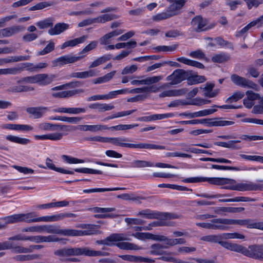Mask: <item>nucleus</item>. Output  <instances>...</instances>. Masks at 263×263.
<instances>
[{
    "instance_id": "nucleus-1",
    "label": "nucleus",
    "mask_w": 263,
    "mask_h": 263,
    "mask_svg": "<svg viewBox=\"0 0 263 263\" xmlns=\"http://www.w3.org/2000/svg\"><path fill=\"white\" fill-rule=\"evenodd\" d=\"M54 254L58 256L68 257L71 256L85 255L91 257L107 256L109 255L107 252L91 250L87 247L64 248L57 250Z\"/></svg>"
},
{
    "instance_id": "nucleus-2",
    "label": "nucleus",
    "mask_w": 263,
    "mask_h": 263,
    "mask_svg": "<svg viewBox=\"0 0 263 263\" xmlns=\"http://www.w3.org/2000/svg\"><path fill=\"white\" fill-rule=\"evenodd\" d=\"M132 140L123 137L108 138L107 143L123 147L137 149H165L166 147L163 145H160L155 144L138 143L133 144L128 143Z\"/></svg>"
},
{
    "instance_id": "nucleus-3",
    "label": "nucleus",
    "mask_w": 263,
    "mask_h": 263,
    "mask_svg": "<svg viewBox=\"0 0 263 263\" xmlns=\"http://www.w3.org/2000/svg\"><path fill=\"white\" fill-rule=\"evenodd\" d=\"M55 234L66 236H79L90 235L92 233L90 230H78L73 229H60L58 226L52 224L42 225V233Z\"/></svg>"
},
{
    "instance_id": "nucleus-4",
    "label": "nucleus",
    "mask_w": 263,
    "mask_h": 263,
    "mask_svg": "<svg viewBox=\"0 0 263 263\" xmlns=\"http://www.w3.org/2000/svg\"><path fill=\"white\" fill-rule=\"evenodd\" d=\"M167 246H163L160 243H155L151 246L149 253L153 255H161L159 259L165 261L174 262L175 258L172 256L174 253L164 251Z\"/></svg>"
},
{
    "instance_id": "nucleus-5",
    "label": "nucleus",
    "mask_w": 263,
    "mask_h": 263,
    "mask_svg": "<svg viewBox=\"0 0 263 263\" xmlns=\"http://www.w3.org/2000/svg\"><path fill=\"white\" fill-rule=\"evenodd\" d=\"M38 128L39 129L43 131L60 130L62 132L60 133H63L64 135H67L68 133L75 130L76 129L74 126L64 124H52L47 122L40 123L38 125Z\"/></svg>"
},
{
    "instance_id": "nucleus-6",
    "label": "nucleus",
    "mask_w": 263,
    "mask_h": 263,
    "mask_svg": "<svg viewBox=\"0 0 263 263\" xmlns=\"http://www.w3.org/2000/svg\"><path fill=\"white\" fill-rule=\"evenodd\" d=\"M223 226L227 225L237 224L247 226L249 229H257L263 230V222H254L252 220L247 219H232L223 218Z\"/></svg>"
},
{
    "instance_id": "nucleus-7",
    "label": "nucleus",
    "mask_w": 263,
    "mask_h": 263,
    "mask_svg": "<svg viewBox=\"0 0 263 263\" xmlns=\"http://www.w3.org/2000/svg\"><path fill=\"white\" fill-rule=\"evenodd\" d=\"M231 179L226 178H206V177H191L182 180L185 183H196L208 181L209 183L215 185H223L229 182Z\"/></svg>"
},
{
    "instance_id": "nucleus-8",
    "label": "nucleus",
    "mask_w": 263,
    "mask_h": 263,
    "mask_svg": "<svg viewBox=\"0 0 263 263\" xmlns=\"http://www.w3.org/2000/svg\"><path fill=\"white\" fill-rule=\"evenodd\" d=\"M53 79V76H49L47 74H37L35 76L24 77L22 82L28 83H39L40 85H47L50 84Z\"/></svg>"
},
{
    "instance_id": "nucleus-9",
    "label": "nucleus",
    "mask_w": 263,
    "mask_h": 263,
    "mask_svg": "<svg viewBox=\"0 0 263 263\" xmlns=\"http://www.w3.org/2000/svg\"><path fill=\"white\" fill-rule=\"evenodd\" d=\"M130 239L124 233H113L103 240L96 241L98 245H103L107 246H113L115 242L120 241H129Z\"/></svg>"
},
{
    "instance_id": "nucleus-10",
    "label": "nucleus",
    "mask_w": 263,
    "mask_h": 263,
    "mask_svg": "<svg viewBox=\"0 0 263 263\" xmlns=\"http://www.w3.org/2000/svg\"><path fill=\"white\" fill-rule=\"evenodd\" d=\"M208 20L200 15H196L194 17L191 22V26L192 30L196 32H200L207 30L212 27H205L208 25Z\"/></svg>"
},
{
    "instance_id": "nucleus-11",
    "label": "nucleus",
    "mask_w": 263,
    "mask_h": 263,
    "mask_svg": "<svg viewBox=\"0 0 263 263\" xmlns=\"http://www.w3.org/2000/svg\"><path fill=\"white\" fill-rule=\"evenodd\" d=\"M196 224L206 229L226 230L228 229L227 226H223V218L213 219L209 222H198Z\"/></svg>"
},
{
    "instance_id": "nucleus-12",
    "label": "nucleus",
    "mask_w": 263,
    "mask_h": 263,
    "mask_svg": "<svg viewBox=\"0 0 263 263\" xmlns=\"http://www.w3.org/2000/svg\"><path fill=\"white\" fill-rule=\"evenodd\" d=\"M189 72L182 69L175 70L173 73L166 78L167 81H171L170 85H176L187 79Z\"/></svg>"
},
{
    "instance_id": "nucleus-13",
    "label": "nucleus",
    "mask_w": 263,
    "mask_h": 263,
    "mask_svg": "<svg viewBox=\"0 0 263 263\" xmlns=\"http://www.w3.org/2000/svg\"><path fill=\"white\" fill-rule=\"evenodd\" d=\"M255 259H263V247L261 245H253L246 248L245 255Z\"/></svg>"
},
{
    "instance_id": "nucleus-14",
    "label": "nucleus",
    "mask_w": 263,
    "mask_h": 263,
    "mask_svg": "<svg viewBox=\"0 0 263 263\" xmlns=\"http://www.w3.org/2000/svg\"><path fill=\"white\" fill-rule=\"evenodd\" d=\"M231 80L235 85L243 87L255 89L257 86V84L253 82L252 81L247 79L245 78L241 77L236 74L231 75Z\"/></svg>"
},
{
    "instance_id": "nucleus-15",
    "label": "nucleus",
    "mask_w": 263,
    "mask_h": 263,
    "mask_svg": "<svg viewBox=\"0 0 263 263\" xmlns=\"http://www.w3.org/2000/svg\"><path fill=\"white\" fill-rule=\"evenodd\" d=\"M77 215L71 213H61L51 216L41 217V222H56L63 220L65 218H74Z\"/></svg>"
},
{
    "instance_id": "nucleus-16",
    "label": "nucleus",
    "mask_w": 263,
    "mask_h": 263,
    "mask_svg": "<svg viewBox=\"0 0 263 263\" xmlns=\"http://www.w3.org/2000/svg\"><path fill=\"white\" fill-rule=\"evenodd\" d=\"M84 57V55L74 56L72 55H66L60 57L52 61L54 66L59 65H63L69 63H73Z\"/></svg>"
},
{
    "instance_id": "nucleus-17",
    "label": "nucleus",
    "mask_w": 263,
    "mask_h": 263,
    "mask_svg": "<svg viewBox=\"0 0 263 263\" xmlns=\"http://www.w3.org/2000/svg\"><path fill=\"white\" fill-rule=\"evenodd\" d=\"M187 1V0H177L170 5L166 10L171 15V17L178 15L180 13V9Z\"/></svg>"
},
{
    "instance_id": "nucleus-18",
    "label": "nucleus",
    "mask_w": 263,
    "mask_h": 263,
    "mask_svg": "<svg viewBox=\"0 0 263 263\" xmlns=\"http://www.w3.org/2000/svg\"><path fill=\"white\" fill-rule=\"evenodd\" d=\"M25 28L22 26L13 25L0 30V35L2 37H10L13 35L24 30Z\"/></svg>"
},
{
    "instance_id": "nucleus-19",
    "label": "nucleus",
    "mask_w": 263,
    "mask_h": 263,
    "mask_svg": "<svg viewBox=\"0 0 263 263\" xmlns=\"http://www.w3.org/2000/svg\"><path fill=\"white\" fill-rule=\"evenodd\" d=\"M44 246L41 245H30L28 248L21 246H13L12 244V250L14 253H31L33 250H39L43 248Z\"/></svg>"
},
{
    "instance_id": "nucleus-20",
    "label": "nucleus",
    "mask_w": 263,
    "mask_h": 263,
    "mask_svg": "<svg viewBox=\"0 0 263 263\" xmlns=\"http://www.w3.org/2000/svg\"><path fill=\"white\" fill-rule=\"evenodd\" d=\"M64 136H66V135H64L63 133H60V132H55L42 135H36L34 136V137L36 140L59 141L61 140Z\"/></svg>"
},
{
    "instance_id": "nucleus-21",
    "label": "nucleus",
    "mask_w": 263,
    "mask_h": 263,
    "mask_svg": "<svg viewBox=\"0 0 263 263\" xmlns=\"http://www.w3.org/2000/svg\"><path fill=\"white\" fill-rule=\"evenodd\" d=\"M69 28V25L65 23H58L53 27L48 30V34L50 35H55L61 34Z\"/></svg>"
},
{
    "instance_id": "nucleus-22",
    "label": "nucleus",
    "mask_w": 263,
    "mask_h": 263,
    "mask_svg": "<svg viewBox=\"0 0 263 263\" xmlns=\"http://www.w3.org/2000/svg\"><path fill=\"white\" fill-rule=\"evenodd\" d=\"M222 243V247H224V248L231 251L240 253L243 255H245L247 248L246 247L239 244L231 243L227 241H224L223 243Z\"/></svg>"
},
{
    "instance_id": "nucleus-23",
    "label": "nucleus",
    "mask_w": 263,
    "mask_h": 263,
    "mask_svg": "<svg viewBox=\"0 0 263 263\" xmlns=\"http://www.w3.org/2000/svg\"><path fill=\"white\" fill-rule=\"evenodd\" d=\"M237 190L240 191H263V186L261 184H257L253 182L245 183L238 184Z\"/></svg>"
},
{
    "instance_id": "nucleus-24",
    "label": "nucleus",
    "mask_w": 263,
    "mask_h": 263,
    "mask_svg": "<svg viewBox=\"0 0 263 263\" xmlns=\"http://www.w3.org/2000/svg\"><path fill=\"white\" fill-rule=\"evenodd\" d=\"M1 128L3 129H8L16 130H24V131H31L33 129V127L29 125H22V124H2Z\"/></svg>"
},
{
    "instance_id": "nucleus-25",
    "label": "nucleus",
    "mask_w": 263,
    "mask_h": 263,
    "mask_svg": "<svg viewBox=\"0 0 263 263\" xmlns=\"http://www.w3.org/2000/svg\"><path fill=\"white\" fill-rule=\"evenodd\" d=\"M120 241L115 242L114 246L121 250H139L142 249V248L133 243L129 242H123Z\"/></svg>"
},
{
    "instance_id": "nucleus-26",
    "label": "nucleus",
    "mask_w": 263,
    "mask_h": 263,
    "mask_svg": "<svg viewBox=\"0 0 263 263\" xmlns=\"http://www.w3.org/2000/svg\"><path fill=\"white\" fill-rule=\"evenodd\" d=\"M76 129H79L82 131H90L92 132H96L98 131L106 129L107 128L106 125H80L78 127L74 126Z\"/></svg>"
},
{
    "instance_id": "nucleus-27",
    "label": "nucleus",
    "mask_w": 263,
    "mask_h": 263,
    "mask_svg": "<svg viewBox=\"0 0 263 263\" xmlns=\"http://www.w3.org/2000/svg\"><path fill=\"white\" fill-rule=\"evenodd\" d=\"M30 58V55L13 56L5 58H0V66L7 63L29 60Z\"/></svg>"
},
{
    "instance_id": "nucleus-28",
    "label": "nucleus",
    "mask_w": 263,
    "mask_h": 263,
    "mask_svg": "<svg viewBox=\"0 0 263 263\" xmlns=\"http://www.w3.org/2000/svg\"><path fill=\"white\" fill-rule=\"evenodd\" d=\"M48 110L46 107H28L26 109V111L32 115L34 119H38L41 118Z\"/></svg>"
},
{
    "instance_id": "nucleus-29",
    "label": "nucleus",
    "mask_w": 263,
    "mask_h": 263,
    "mask_svg": "<svg viewBox=\"0 0 263 263\" xmlns=\"http://www.w3.org/2000/svg\"><path fill=\"white\" fill-rule=\"evenodd\" d=\"M138 216H141L149 219H159V212H156L149 209H145L139 211L136 214Z\"/></svg>"
},
{
    "instance_id": "nucleus-30",
    "label": "nucleus",
    "mask_w": 263,
    "mask_h": 263,
    "mask_svg": "<svg viewBox=\"0 0 263 263\" xmlns=\"http://www.w3.org/2000/svg\"><path fill=\"white\" fill-rule=\"evenodd\" d=\"M35 213L34 212H30L26 214H20L21 222H25L27 223L41 222V217L34 218Z\"/></svg>"
},
{
    "instance_id": "nucleus-31",
    "label": "nucleus",
    "mask_w": 263,
    "mask_h": 263,
    "mask_svg": "<svg viewBox=\"0 0 263 263\" xmlns=\"http://www.w3.org/2000/svg\"><path fill=\"white\" fill-rule=\"evenodd\" d=\"M90 109H96L99 112H104L110 110L115 108V106L111 104L95 103L89 105Z\"/></svg>"
},
{
    "instance_id": "nucleus-32",
    "label": "nucleus",
    "mask_w": 263,
    "mask_h": 263,
    "mask_svg": "<svg viewBox=\"0 0 263 263\" xmlns=\"http://www.w3.org/2000/svg\"><path fill=\"white\" fill-rule=\"evenodd\" d=\"M87 35H83L71 40L64 42L61 46V49H64L67 47H74L79 44L82 43L87 39Z\"/></svg>"
},
{
    "instance_id": "nucleus-33",
    "label": "nucleus",
    "mask_w": 263,
    "mask_h": 263,
    "mask_svg": "<svg viewBox=\"0 0 263 263\" xmlns=\"http://www.w3.org/2000/svg\"><path fill=\"white\" fill-rule=\"evenodd\" d=\"M161 87H156L154 86L151 87H143L141 88H136L130 90H128V93H141L143 92H156L158 91Z\"/></svg>"
},
{
    "instance_id": "nucleus-34",
    "label": "nucleus",
    "mask_w": 263,
    "mask_h": 263,
    "mask_svg": "<svg viewBox=\"0 0 263 263\" xmlns=\"http://www.w3.org/2000/svg\"><path fill=\"white\" fill-rule=\"evenodd\" d=\"M97 72L95 70L90 69L88 71L83 72H77L71 73V78H77L80 79H85L89 77H92L97 76Z\"/></svg>"
},
{
    "instance_id": "nucleus-35",
    "label": "nucleus",
    "mask_w": 263,
    "mask_h": 263,
    "mask_svg": "<svg viewBox=\"0 0 263 263\" xmlns=\"http://www.w3.org/2000/svg\"><path fill=\"white\" fill-rule=\"evenodd\" d=\"M234 124L232 121H226L223 120L222 118H217L212 119V121L209 122L210 126H230Z\"/></svg>"
},
{
    "instance_id": "nucleus-36",
    "label": "nucleus",
    "mask_w": 263,
    "mask_h": 263,
    "mask_svg": "<svg viewBox=\"0 0 263 263\" xmlns=\"http://www.w3.org/2000/svg\"><path fill=\"white\" fill-rule=\"evenodd\" d=\"M177 61L184 64L195 67L200 69H203L204 66L201 63L193 61L184 57H180L177 59Z\"/></svg>"
},
{
    "instance_id": "nucleus-37",
    "label": "nucleus",
    "mask_w": 263,
    "mask_h": 263,
    "mask_svg": "<svg viewBox=\"0 0 263 263\" xmlns=\"http://www.w3.org/2000/svg\"><path fill=\"white\" fill-rule=\"evenodd\" d=\"M118 18V16L114 14H105L95 17L96 23H105Z\"/></svg>"
},
{
    "instance_id": "nucleus-38",
    "label": "nucleus",
    "mask_w": 263,
    "mask_h": 263,
    "mask_svg": "<svg viewBox=\"0 0 263 263\" xmlns=\"http://www.w3.org/2000/svg\"><path fill=\"white\" fill-rule=\"evenodd\" d=\"M200 240L209 242L217 243L222 246L224 241L221 240L220 235H209L200 238Z\"/></svg>"
},
{
    "instance_id": "nucleus-39",
    "label": "nucleus",
    "mask_w": 263,
    "mask_h": 263,
    "mask_svg": "<svg viewBox=\"0 0 263 263\" xmlns=\"http://www.w3.org/2000/svg\"><path fill=\"white\" fill-rule=\"evenodd\" d=\"M54 19L52 17H48L44 20L36 23V25L41 29L52 28L53 25Z\"/></svg>"
},
{
    "instance_id": "nucleus-40",
    "label": "nucleus",
    "mask_w": 263,
    "mask_h": 263,
    "mask_svg": "<svg viewBox=\"0 0 263 263\" xmlns=\"http://www.w3.org/2000/svg\"><path fill=\"white\" fill-rule=\"evenodd\" d=\"M78 93V90H66L58 92H54L52 94V96L55 98H66L73 96Z\"/></svg>"
},
{
    "instance_id": "nucleus-41",
    "label": "nucleus",
    "mask_w": 263,
    "mask_h": 263,
    "mask_svg": "<svg viewBox=\"0 0 263 263\" xmlns=\"http://www.w3.org/2000/svg\"><path fill=\"white\" fill-rule=\"evenodd\" d=\"M39 257L37 254L17 255L13 259L17 261H26L37 259Z\"/></svg>"
},
{
    "instance_id": "nucleus-42",
    "label": "nucleus",
    "mask_w": 263,
    "mask_h": 263,
    "mask_svg": "<svg viewBox=\"0 0 263 263\" xmlns=\"http://www.w3.org/2000/svg\"><path fill=\"white\" fill-rule=\"evenodd\" d=\"M189 76L187 78V82L189 85H194L200 83L204 82L206 81V78L203 76L193 75Z\"/></svg>"
},
{
    "instance_id": "nucleus-43",
    "label": "nucleus",
    "mask_w": 263,
    "mask_h": 263,
    "mask_svg": "<svg viewBox=\"0 0 263 263\" xmlns=\"http://www.w3.org/2000/svg\"><path fill=\"white\" fill-rule=\"evenodd\" d=\"M230 59L229 55L226 53L216 54L212 57V61L215 63H221L228 61Z\"/></svg>"
},
{
    "instance_id": "nucleus-44",
    "label": "nucleus",
    "mask_w": 263,
    "mask_h": 263,
    "mask_svg": "<svg viewBox=\"0 0 263 263\" xmlns=\"http://www.w3.org/2000/svg\"><path fill=\"white\" fill-rule=\"evenodd\" d=\"M6 139L14 143L21 144H27L30 143V141L28 139L20 138L15 136L8 135L6 137Z\"/></svg>"
},
{
    "instance_id": "nucleus-45",
    "label": "nucleus",
    "mask_w": 263,
    "mask_h": 263,
    "mask_svg": "<svg viewBox=\"0 0 263 263\" xmlns=\"http://www.w3.org/2000/svg\"><path fill=\"white\" fill-rule=\"evenodd\" d=\"M212 168L217 169V170H233V171H240V170H247V168H240L238 167L230 166H223L219 165L216 164H213ZM248 170H256L255 167H250L248 169Z\"/></svg>"
},
{
    "instance_id": "nucleus-46",
    "label": "nucleus",
    "mask_w": 263,
    "mask_h": 263,
    "mask_svg": "<svg viewBox=\"0 0 263 263\" xmlns=\"http://www.w3.org/2000/svg\"><path fill=\"white\" fill-rule=\"evenodd\" d=\"M178 44H173L171 46H158L154 48L158 52H173L177 49Z\"/></svg>"
},
{
    "instance_id": "nucleus-47",
    "label": "nucleus",
    "mask_w": 263,
    "mask_h": 263,
    "mask_svg": "<svg viewBox=\"0 0 263 263\" xmlns=\"http://www.w3.org/2000/svg\"><path fill=\"white\" fill-rule=\"evenodd\" d=\"M116 72V71H112L108 73L103 77L98 78L95 80L93 83L95 84H99L108 82L112 79V78L115 76Z\"/></svg>"
},
{
    "instance_id": "nucleus-48",
    "label": "nucleus",
    "mask_w": 263,
    "mask_h": 263,
    "mask_svg": "<svg viewBox=\"0 0 263 263\" xmlns=\"http://www.w3.org/2000/svg\"><path fill=\"white\" fill-rule=\"evenodd\" d=\"M132 166L134 167H153L154 163L145 160H135L132 162Z\"/></svg>"
},
{
    "instance_id": "nucleus-49",
    "label": "nucleus",
    "mask_w": 263,
    "mask_h": 263,
    "mask_svg": "<svg viewBox=\"0 0 263 263\" xmlns=\"http://www.w3.org/2000/svg\"><path fill=\"white\" fill-rule=\"evenodd\" d=\"M245 96L243 92L240 91H237L234 92L233 95L227 99L226 102L227 103H232L233 102H236L238 100L242 98Z\"/></svg>"
},
{
    "instance_id": "nucleus-50",
    "label": "nucleus",
    "mask_w": 263,
    "mask_h": 263,
    "mask_svg": "<svg viewBox=\"0 0 263 263\" xmlns=\"http://www.w3.org/2000/svg\"><path fill=\"white\" fill-rule=\"evenodd\" d=\"M110 55H106L100 57L95 60L89 66V68H93L105 63L106 61L110 60Z\"/></svg>"
},
{
    "instance_id": "nucleus-51",
    "label": "nucleus",
    "mask_w": 263,
    "mask_h": 263,
    "mask_svg": "<svg viewBox=\"0 0 263 263\" xmlns=\"http://www.w3.org/2000/svg\"><path fill=\"white\" fill-rule=\"evenodd\" d=\"M74 171L78 173L90 174H102V172L100 170H94L89 168H76Z\"/></svg>"
},
{
    "instance_id": "nucleus-52",
    "label": "nucleus",
    "mask_w": 263,
    "mask_h": 263,
    "mask_svg": "<svg viewBox=\"0 0 263 263\" xmlns=\"http://www.w3.org/2000/svg\"><path fill=\"white\" fill-rule=\"evenodd\" d=\"M62 158L65 162L69 164L81 163L84 162V161L82 159H79L67 155H63L62 156Z\"/></svg>"
},
{
    "instance_id": "nucleus-53",
    "label": "nucleus",
    "mask_w": 263,
    "mask_h": 263,
    "mask_svg": "<svg viewBox=\"0 0 263 263\" xmlns=\"http://www.w3.org/2000/svg\"><path fill=\"white\" fill-rule=\"evenodd\" d=\"M180 90H169L164 91L159 94L160 98H164L166 97L178 96L180 95Z\"/></svg>"
},
{
    "instance_id": "nucleus-54",
    "label": "nucleus",
    "mask_w": 263,
    "mask_h": 263,
    "mask_svg": "<svg viewBox=\"0 0 263 263\" xmlns=\"http://www.w3.org/2000/svg\"><path fill=\"white\" fill-rule=\"evenodd\" d=\"M124 220L128 226L142 225L145 223L144 220L139 218H125Z\"/></svg>"
},
{
    "instance_id": "nucleus-55",
    "label": "nucleus",
    "mask_w": 263,
    "mask_h": 263,
    "mask_svg": "<svg viewBox=\"0 0 263 263\" xmlns=\"http://www.w3.org/2000/svg\"><path fill=\"white\" fill-rule=\"evenodd\" d=\"M171 17V15H170V14L168 13V12L166 11L164 12H162L159 14H157L155 15H154L153 16V20L154 21L158 22L162 20L167 19Z\"/></svg>"
},
{
    "instance_id": "nucleus-56",
    "label": "nucleus",
    "mask_w": 263,
    "mask_h": 263,
    "mask_svg": "<svg viewBox=\"0 0 263 263\" xmlns=\"http://www.w3.org/2000/svg\"><path fill=\"white\" fill-rule=\"evenodd\" d=\"M52 5V3H50L47 2H41L36 4L35 5L29 8L30 11H34L37 10H41L47 7H49Z\"/></svg>"
},
{
    "instance_id": "nucleus-57",
    "label": "nucleus",
    "mask_w": 263,
    "mask_h": 263,
    "mask_svg": "<svg viewBox=\"0 0 263 263\" xmlns=\"http://www.w3.org/2000/svg\"><path fill=\"white\" fill-rule=\"evenodd\" d=\"M217 111L216 109H207L195 112V118L206 116L211 115Z\"/></svg>"
},
{
    "instance_id": "nucleus-58",
    "label": "nucleus",
    "mask_w": 263,
    "mask_h": 263,
    "mask_svg": "<svg viewBox=\"0 0 263 263\" xmlns=\"http://www.w3.org/2000/svg\"><path fill=\"white\" fill-rule=\"evenodd\" d=\"M54 49V43L50 42L42 51L38 53V55H45L47 54Z\"/></svg>"
},
{
    "instance_id": "nucleus-59",
    "label": "nucleus",
    "mask_w": 263,
    "mask_h": 263,
    "mask_svg": "<svg viewBox=\"0 0 263 263\" xmlns=\"http://www.w3.org/2000/svg\"><path fill=\"white\" fill-rule=\"evenodd\" d=\"M137 45V42L135 41H130L126 43H118L115 45L116 49H119L121 48H124L127 46H132L135 47Z\"/></svg>"
},
{
    "instance_id": "nucleus-60",
    "label": "nucleus",
    "mask_w": 263,
    "mask_h": 263,
    "mask_svg": "<svg viewBox=\"0 0 263 263\" xmlns=\"http://www.w3.org/2000/svg\"><path fill=\"white\" fill-rule=\"evenodd\" d=\"M196 250V248L195 247H189L185 246L179 247L177 249L178 253L180 254H187L195 252Z\"/></svg>"
},
{
    "instance_id": "nucleus-61",
    "label": "nucleus",
    "mask_w": 263,
    "mask_h": 263,
    "mask_svg": "<svg viewBox=\"0 0 263 263\" xmlns=\"http://www.w3.org/2000/svg\"><path fill=\"white\" fill-rule=\"evenodd\" d=\"M23 232H36L42 233V225L31 226L22 229Z\"/></svg>"
},
{
    "instance_id": "nucleus-62",
    "label": "nucleus",
    "mask_w": 263,
    "mask_h": 263,
    "mask_svg": "<svg viewBox=\"0 0 263 263\" xmlns=\"http://www.w3.org/2000/svg\"><path fill=\"white\" fill-rule=\"evenodd\" d=\"M7 223L21 222L20 214L8 216L5 218Z\"/></svg>"
},
{
    "instance_id": "nucleus-63",
    "label": "nucleus",
    "mask_w": 263,
    "mask_h": 263,
    "mask_svg": "<svg viewBox=\"0 0 263 263\" xmlns=\"http://www.w3.org/2000/svg\"><path fill=\"white\" fill-rule=\"evenodd\" d=\"M98 44V42L96 41H93L90 42L88 45H87L80 53V54L85 53L93 49H95Z\"/></svg>"
},
{
    "instance_id": "nucleus-64",
    "label": "nucleus",
    "mask_w": 263,
    "mask_h": 263,
    "mask_svg": "<svg viewBox=\"0 0 263 263\" xmlns=\"http://www.w3.org/2000/svg\"><path fill=\"white\" fill-rule=\"evenodd\" d=\"M137 70V66L136 65H132L130 66L125 67L122 71L123 75L133 73Z\"/></svg>"
}]
</instances>
